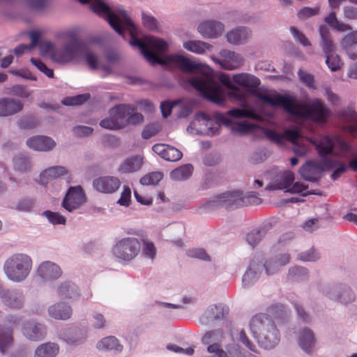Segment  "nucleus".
Instances as JSON below:
<instances>
[{
  "instance_id": "11",
  "label": "nucleus",
  "mask_w": 357,
  "mask_h": 357,
  "mask_svg": "<svg viewBox=\"0 0 357 357\" xmlns=\"http://www.w3.org/2000/svg\"><path fill=\"white\" fill-rule=\"evenodd\" d=\"M121 184L119 178L112 176H100L93 180V188L100 192L112 194L119 190Z\"/></svg>"
},
{
  "instance_id": "19",
  "label": "nucleus",
  "mask_w": 357,
  "mask_h": 357,
  "mask_svg": "<svg viewBox=\"0 0 357 357\" xmlns=\"http://www.w3.org/2000/svg\"><path fill=\"white\" fill-rule=\"evenodd\" d=\"M290 261V256L288 254H281L266 259L264 264L266 273L268 275L277 273L280 268L289 264Z\"/></svg>"
},
{
  "instance_id": "58",
  "label": "nucleus",
  "mask_w": 357,
  "mask_h": 357,
  "mask_svg": "<svg viewBox=\"0 0 357 357\" xmlns=\"http://www.w3.org/2000/svg\"><path fill=\"white\" fill-rule=\"evenodd\" d=\"M93 131V128L84 126H77L73 129V134L79 137H87L91 135Z\"/></svg>"
},
{
  "instance_id": "36",
  "label": "nucleus",
  "mask_w": 357,
  "mask_h": 357,
  "mask_svg": "<svg viewBox=\"0 0 357 357\" xmlns=\"http://www.w3.org/2000/svg\"><path fill=\"white\" fill-rule=\"evenodd\" d=\"M317 149L321 157H326L333 151L334 143L333 139L328 136L321 137L317 144Z\"/></svg>"
},
{
  "instance_id": "57",
  "label": "nucleus",
  "mask_w": 357,
  "mask_h": 357,
  "mask_svg": "<svg viewBox=\"0 0 357 357\" xmlns=\"http://www.w3.org/2000/svg\"><path fill=\"white\" fill-rule=\"evenodd\" d=\"M283 142L287 140L293 144H296L301 137L300 132L297 129L287 130L282 133Z\"/></svg>"
},
{
  "instance_id": "14",
  "label": "nucleus",
  "mask_w": 357,
  "mask_h": 357,
  "mask_svg": "<svg viewBox=\"0 0 357 357\" xmlns=\"http://www.w3.org/2000/svg\"><path fill=\"white\" fill-rule=\"evenodd\" d=\"M294 181V174L289 171H286L277 174L271 182L266 187L267 190H284L287 192L289 187Z\"/></svg>"
},
{
  "instance_id": "40",
  "label": "nucleus",
  "mask_w": 357,
  "mask_h": 357,
  "mask_svg": "<svg viewBox=\"0 0 357 357\" xmlns=\"http://www.w3.org/2000/svg\"><path fill=\"white\" fill-rule=\"evenodd\" d=\"M66 170L64 167L61 166L52 167L45 169L40 174V181L42 184H45V179H52L64 175Z\"/></svg>"
},
{
  "instance_id": "21",
  "label": "nucleus",
  "mask_w": 357,
  "mask_h": 357,
  "mask_svg": "<svg viewBox=\"0 0 357 357\" xmlns=\"http://www.w3.org/2000/svg\"><path fill=\"white\" fill-rule=\"evenodd\" d=\"M223 29V24L215 21H206L198 26V31L205 38H216L222 33Z\"/></svg>"
},
{
  "instance_id": "17",
  "label": "nucleus",
  "mask_w": 357,
  "mask_h": 357,
  "mask_svg": "<svg viewBox=\"0 0 357 357\" xmlns=\"http://www.w3.org/2000/svg\"><path fill=\"white\" fill-rule=\"evenodd\" d=\"M24 104L20 100L4 98L0 99V116L14 115L23 109Z\"/></svg>"
},
{
  "instance_id": "26",
  "label": "nucleus",
  "mask_w": 357,
  "mask_h": 357,
  "mask_svg": "<svg viewBox=\"0 0 357 357\" xmlns=\"http://www.w3.org/2000/svg\"><path fill=\"white\" fill-rule=\"evenodd\" d=\"M135 107L130 105L121 104L118 105L109 109V114L116 117L118 121H121L122 126L124 127L126 119L130 114L134 112Z\"/></svg>"
},
{
  "instance_id": "44",
  "label": "nucleus",
  "mask_w": 357,
  "mask_h": 357,
  "mask_svg": "<svg viewBox=\"0 0 357 357\" xmlns=\"http://www.w3.org/2000/svg\"><path fill=\"white\" fill-rule=\"evenodd\" d=\"M36 202L31 197H22L18 200L15 208L22 212H30L35 207Z\"/></svg>"
},
{
  "instance_id": "20",
  "label": "nucleus",
  "mask_w": 357,
  "mask_h": 357,
  "mask_svg": "<svg viewBox=\"0 0 357 357\" xmlns=\"http://www.w3.org/2000/svg\"><path fill=\"white\" fill-rule=\"evenodd\" d=\"M26 144L29 148L38 151H48L56 146L52 138L40 135L28 139Z\"/></svg>"
},
{
  "instance_id": "16",
  "label": "nucleus",
  "mask_w": 357,
  "mask_h": 357,
  "mask_svg": "<svg viewBox=\"0 0 357 357\" xmlns=\"http://www.w3.org/2000/svg\"><path fill=\"white\" fill-rule=\"evenodd\" d=\"M324 168L319 162L308 161L299 169L301 177L308 181L316 182L320 177Z\"/></svg>"
},
{
  "instance_id": "25",
  "label": "nucleus",
  "mask_w": 357,
  "mask_h": 357,
  "mask_svg": "<svg viewBox=\"0 0 357 357\" xmlns=\"http://www.w3.org/2000/svg\"><path fill=\"white\" fill-rule=\"evenodd\" d=\"M338 115L343 121L351 123L344 127L346 131L351 134L357 133V113L352 108L344 109L339 112Z\"/></svg>"
},
{
  "instance_id": "48",
  "label": "nucleus",
  "mask_w": 357,
  "mask_h": 357,
  "mask_svg": "<svg viewBox=\"0 0 357 357\" xmlns=\"http://www.w3.org/2000/svg\"><path fill=\"white\" fill-rule=\"evenodd\" d=\"M90 98L89 94H82L73 97L66 98L62 100L65 105L74 106L79 105L86 102Z\"/></svg>"
},
{
  "instance_id": "31",
  "label": "nucleus",
  "mask_w": 357,
  "mask_h": 357,
  "mask_svg": "<svg viewBox=\"0 0 357 357\" xmlns=\"http://www.w3.org/2000/svg\"><path fill=\"white\" fill-rule=\"evenodd\" d=\"M59 352V345L54 342H48L36 347L34 357H55Z\"/></svg>"
},
{
  "instance_id": "34",
  "label": "nucleus",
  "mask_w": 357,
  "mask_h": 357,
  "mask_svg": "<svg viewBox=\"0 0 357 357\" xmlns=\"http://www.w3.org/2000/svg\"><path fill=\"white\" fill-rule=\"evenodd\" d=\"M319 32L321 37V47L326 54L333 53L335 45L331 39L330 32L326 26H321Z\"/></svg>"
},
{
  "instance_id": "55",
  "label": "nucleus",
  "mask_w": 357,
  "mask_h": 357,
  "mask_svg": "<svg viewBox=\"0 0 357 357\" xmlns=\"http://www.w3.org/2000/svg\"><path fill=\"white\" fill-rule=\"evenodd\" d=\"M160 130V126L157 123H153L147 126L142 132V138L148 139L155 135Z\"/></svg>"
},
{
  "instance_id": "23",
  "label": "nucleus",
  "mask_w": 357,
  "mask_h": 357,
  "mask_svg": "<svg viewBox=\"0 0 357 357\" xmlns=\"http://www.w3.org/2000/svg\"><path fill=\"white\" fill-rule=\"evenodd\" d=\"M50 317L58 320H66L71 317L73 314L72 307L64 303H58L51 305L48 309Z\"/></svg>"
},
{
  "instance_id": "39",
  "label": "nucleus",
  "mask_w": 357,
  "mask_h": 357,
  "mask_svg": "<svg viewBox=\"0 0 357 357\" xmlns=\"http://www.w3.org/2000/svg\"><path fill=\"white\" fill-rule=\"evenodd\" d=\"M59 295L63 298L73 299L77 296V288L72 283L66 282L60 285L58 289Z\"/></svg>"
},
{
  "instance_id": "8",
  "label": "nucleus",
  "mask_w": 357,
  "mask_h": 357,
  "mask_svg": "<svg viewBox=\"0 0 357 357\" xmlns=\"http://www.w3.org/2000/svg\"><path fill=\"white\" fill-rule=\"evenodd\" d=\"M140 250V243L133 237L123 238L119 241L113 248L114 255L123 261L135 258Z\"/></svg>"
},
{
  "instance_id": "51",
  "label": "nucleus",
  "mask_w": 357,
  "mask_h": 357,
  "mask_svg": "<svg viewBox=\"0 0 357 357\" xmlns=\"http://www.w3.org/2000/svg\"><path fill=\"white\" fill-rule=\"evenodd\" d=\"M15 168L21 172H26L30 169V162L25 156H19L14 158Z\"/></svg>"
},
{
  "instance_id": "43",
  "label": "nucleus",
  "mask_w": 357,
  "mask_h": 357,
  "mask_svg": "<svg viewBox=\"0 0 357 357\" xmlns=\"http://www.w3.org/2000/svg\"><path fill=\"white\" fill-rule=\"evenodd\" d=\"M229 116L241 119L250 118L252 119H258V115L251 109L234 108L227 112Z\"/></svg>"
},
{
  "instance_id": "45",
  "label": "nucleus",
  "mask_w": 357,
  "mask_h": 357,
  "mask_svg": "<svg viewBox=\"0 0 357 357\" xmlns=\"http://www.w3.org/2000/svg\"><path fill=\"white\" fill-rule=\"evenodd\" d=\"M257 128L255 124L248 122L238 123L231 127L233 134H247L253 132Z\"/></svg>"
},
{
  "instance_id": "54",
  "label": "nucleus",
  "mask_w": 357,
  "mask_h": 357,
  "mask_svg": "<svg viewBox=\"0 0 357 357\" xmlns=\"http://www.w3.org/2000/svg\"><path fill=\"white\" fill-rule=\"evenodd\" d=\"M31 62L41 72L45 74L48 77H54V71L46 66V65L39 59H31Z\"/></svg>"
},
{
  "instance_id": "13",
  "label": "nucleus",
  "mask_w": 357,
  "mask_h": 357,
  "mask_svg": "<svg viewBox=\"0 0 357 357\" xmlns=\"http://www.w3.org/2000/svg\"><path fill=\"white\" fill-rule=\"evenodd\" d=\"M22 334L31 341H39L46 335V328L41 324L34 321H27L23 325Z\"/></svg>"
},
{
  "instance_id": "37",
  "label": "nucleus",
  "mask_w": 357,
  "mask_h": 357,
  "mask_svg": "<svg viewBox=\"0 0 357 357\" xmlns=\"http://www.w3.org/2000/svg\"><path fill=\"white\" fill-rule=\"evenodd\" d=\"M193 172V167L190 164L182 165L170 173V176L176 181H184L188 179Z\"/></svg>"
},
{
  "instance_id": "61",
  "label": "nucleus",
  "mask_w": 357,
  "mask_h": 357,
  "mask_svg": "<svg viewBox=\"0 0 357 357\" xmlns=\"http://www.w3.org/2000/svg\"><path fill=\"white\" fill-rule=\"evenodd\" d=\"M131 191L129 187L123 186V190L121 194V197L118 200V203L121 206H128L130 203Z\"/></svg>"
},
{
  "instance_id": "56",
  "label": "nucleus",
  "mask_w": 357,
  "mask_h": 357,
  "mask_svg": "<svg viewBox=\"0 0 357 357\" xmlns=\"http://www.w3.org/2000/svg\"><path fill=\"white\" fill-rule=\"evenodd\" d=\"M264 133L270 141L278 144H283L282 134H279L271 129H264Z\"/></svg>"
},
{
  "instance_id": "62",
  "label": "nucleus",
  "mask_w": 357,
  "mask_h": 357,
  "mask_svg": "<svg viewBox=\"0 0 357 357\" xmlns=\"http://www.w3.org/2000/svg\"><path fill=\"white\" fill-rule=\"evenodd\" d=\"M291 32L294 36L296 40L302 44L303 46H310V43L308 39L303 35L301 32H300L296 27L291 26L290 28Z\"/></svg>"
},
{
  "instance_id": "32",
  "label": "nucleus",
  "mask_w": 357,
  "mask_h": 357,
  "mask_svg": "<svg viewBox=\"0 0 357 357\" xmlns=\"http://www.w3.org/2000/svg\"><path fill=\"white\" fill-rule=\"evenodd\" d=\"M216 331H212L207 332L203 336L202 341L203 344H209L207 347L208 353L215 354L218 357H229L227 354L221 348L218 343L211 344L212 337L216 334Z\"/></svg>"
},
{
  "instance_id": "1",
  "label": "nucleus",
  "mask_w": 357,
  "mask_h": 357,
  "mask_svg": "<svg viewBox=\"0 0 357 357\" xmlns=\"http://www.w3.org/2000/svg\"><path fill=\"white\" fill-rule=\"evenodd\" d=\"M254 95L259 100L273 107H280L291 116L307 119L319 124L327 122L331 115V110L325 107L319 99L312 101L309 105L300 103L295 98L290 96L277 94L271 96L259 92Z\"/></svg>"
},
{
  "instance_id": "3",
  "label": "nucleus",
  "mask_w": 357,
  "mask_h": 357,
  "mask_svg": "<svg viewBox=\"0 0 357 357\" xmlns=\"http://www.w3.org/2000/svg\"><path fill=\"white\" fill-rule=\"evenodd\" d=\"M250 328L259 344L265 349L274 347L280 340L279 331L273 319L266 314L255 315L250 321Z\"/></svg>"
},
{
  "instance_id": "52",
  "label": "nucleus",
  "mask_w": 357,
  "mask_h": 357,
  "mask_svg": "<svg viewBox=\"0 0 357 357\" xmlns=\"http://www.w3.org/2000/svg\"><path fill=\"white\" fill-rule=\"evenodd\" d=\"M143 254L145 257L153 259L156 255V250L153 242L142 239Z\"/></svg>"
},
{
  "instance_id": "12",
  "label": "nucleus",
  "mask_w": 357,
  "mask_h": 357,
  "mask_svg": "<svg viewBox=\"0 0 357 357\" xmlns=\"http://www.w3.org/2000/svg\"><path fill=\"white\" fill-rule=\"evenodd\" d=\"M222 59L215 61L225 70H232L240 68L243 64V57L238 53L228 50H222L220 52Z\"/></svg>"
},
{
  "instance_id": "53",
  "label": "nucleus",
  "mask_w": 357,
  "mask_h": 357,
  "mask_svg": "<svg viewBox=\"0 0 357 357\" xmlns=\"http://www.w3.org/2000/svg\"><path fill=\"white\" fill-rule=\"evenodd\" d=\"M188 257L192 258H197L204 261H209L210 257L206 251L202 248H194L188 250L187 252Z\"/></svg>"
},
{
  "instance_id": "63",
  "label": "nucleus",
  "mask_w": 357,
  "mask_h": 357,
  "mask_svg": "<svg viewBox=\"0 0 357 357\" xmlns=\"http://www.w3.org/2000/svg\"><path fill=\"white\" fill-rule=\"evenodd\" d=\"M261 239V232L258 230H253L249 232L246 236L247 242L252 247L258 244Z\"/></svg>"
},
{
  "instance_id": "10",
  "label": "nucleus",
  "mask_w": 357,
  "mask_h": 357,
  "mask_svg": "<svg viewBox=\"0 0 357 357\" xmlns=\"http://www.w3.org/2000/svg\"><path fill=\"white\" fill-rule=\"evenodd\" d=\"M86 202V196L81 186L70 187L62 202L63 207L68 211L78 208Z\"/></svg>"
},
{
  "instance_id": "28",
  "label": "nucleus",
  "mask_w": 357,
  "mask_h": 357,
  "mask_svg": "<svg viewBox=\"0 0 357 357\" xmlns=\"http://www.w3.org/2000/svg\"><path fill=\"white\" fill-rule=\"evenodd\" d=\"M233 82L239 86L248 89H255L259 84V79L254 75L248 73H238L232 77Z\"/></svg>"
},
{
  "instance_id": "4",
  "label": "nucleus",
  "mask_w": 357,
  "mask_h": 357,
  "mask_svg": "<svg viewBox=\"0 0 357 357\" xmlns=\"http://www.w3.org/2000/svg\"><path fill=\"white\" fill-rule=\"evenodd\" d=\"M92 10L99 15H105L109 25L121 36H124V32L128 31L133 40L137 33V28L128 16L126 11L119 13V15L111 11L109 7L100 0H94L91 3Z\"/></svg>"
},
{
  "instance_id": "41",
  "label": "nucleus",
  "mask_w": 357,
  "mask_h": 357,
  "mask_svg": "<svg viewBox=\"0 0 357 357\" xmlns=\"http://www.w3.org/2000/svg\"><path fill=\"white\" fill-rule=\"evenodd\" d=\"M13 341V330L10 328H0V351L3 354Z\"/></svg>"
},
{
  "instance_id": "5",
  "label": "nucleus",
  "mask_w": 357,
  "mask_h": 357,
  "mask_svg": "<svg viewBox=\"0 0 357 357\" xmlns=\"http://www.w3.org/2000/svg\"><path fill=\"white\" fill-rule=\"evenodd\" d=\"M31 258L23 253L10 256L4 262L3 271L7 278L15 282L24 281L32 268Z\"/></svg>"
},
{
  "instance_id": "60",
  "label": "nucleus",
  "mask_w": 357,
  "mask_h": 357,
  "mask_svg": "<svg viewBox=\"0 0 357 357\" xmlns=\"http://www.w3.org/2000/svg\"><path fill=\"white\" fill-rule=\"evenodd\" d=\"M38 124V120L32 116L25 118L19 122L20 128L24 129H32L36 128Z\"/></svg>"
},
{
  "instance_id": "42",
  "label": "nucleus",
  "mask_w": 357,
  "mask_h": 357,
  "mask_svg": "<svg viewBox=\"0 0 357 357\" xmlns=\"http://www.w3.org/2000/svg\"><path fill=\"white\" fill-rule=\"evenodd\" d=\"M325 22L332 28L338 31H346L351 29V27L347 24L340 22L337 17L335 12H331L325 17Z\"/></svg>"
},
{
  "instance_id": "30",
  "label": "nucleus",
  "mask_w": 357,
  "mask_h": 357,
  "mask_svg": "<svg viewBox=\"0 0 357 357\" xmlns=\"http://www.w3.org/2000/svg\"><path fill=\"white\" fill-rule=\"evenodd\" d=\"M219 80L222 85L231 91L229 93V96L230 97H232L235 100L240 101L245 100V96L243 91L239 87L232 84L231 80L228 75L225 74L220 75L219 77Z\"/></svg>"
},
{
  "instance_id": "47",
  "label": "nucleus",
  "mask_w": 357,
  "mask_h": 357,
  "mask_svg": "<svg viewBox=\"0 0 357 357\" xmlns=\"http://www.w3.org/2000/svg\"><path fill=\"white\" fill-rule=\"evenodd\" d=\"M162 178V174L160 172H151L144 176L140 179L141 184L144 185H155Z\"/></svg>"
},
{
  "instance_id": "38",
  "label": "nucleus",
  "mask_w": 357,
  "mask_h": 357,
  "mask_svg": "<svg viewBox=\"0 0 357 357\" xmlns=\"http://www.w3.org/2000/svg\"><path fill=\"white\" fill-rule=\"evenodd\" d=\"M211 45L200 40H189L183 43V47L195 54H204L211 48Z\"/></svg>"
},
{
  "instance_id": "15",
  "label": "nucleus",
  "mask_w": 357,
  "mask_h": 357,
  "mask_svg": "<svg viewBox=\"0 0 357 357\" xmlns=\"http://www.w3.org/2000/svg\"><path fill=\"white\" fill-rule=\"evenodd\" d=\"M152 149L162 159L169 162H176L183 156L182 152L180 150L165 144H155Z\"/></svg>"
},
{
  "instance_id": "18",
  "label": "nucleus",
  "mask_w": 357,
  "mask_h": 357,
  "mask_svg": "<svg viewBox=\"0 0 357 357\" xmlns=\"http://www.w3.org/2000/svg\"><path fill=\"white\" fill-rule=\"evenodd\" d=\"M3 303L13 309H20L24 303V296L19 290H6L1 296Z\"/></svg>"
},
{
  "instance_id": "49",
  "label": "nucleus",
  "mask_w": 357,
  "mask_h": 357,
  "mask_svg": "<svg viewBox=\"0 0 357 357\" xmlns=\"http://www.w3.org/2000/svg\"><path fill=\"white\" fill-rule=\"evenodd\" d=\"M43 214L52 224L64 225L66 223V218L63 215H61L59 213L52 212L50 211H45L43 212Z\"/></svg>"
},
{
  "instance_id": "22",
  "label": "nucleus",
  "mask_w": 357,
  "mask_h": 357,
  "mask_svg": "<svg viewBox=\"0 0 357 357\" xmlns=\"http://www.w3.org/2000/svg\"><path fill=\"white\" fill-rule=\"evenodd\" d=\"M38 275L46 280H56L62 274L60 267L51 261L42 263L38 268Z\"/></svg>"
},
{
  "instance_id": "2",
  "label": "nucleus",
  "mask_w": 357,
  "mask_h": 357,
  "mask_svg": "<svg viewBox=\"0 0 357 357\" xmlns=\"http://www.w3.org/2000/svg\"><path fill=\"white\" fill-rule=\"evenodd\" d=\"M130 44L132 46L137 47L146 59L151 64L172 63L176 65L181 71L186 73H195L202 70V66L200 63H195L183 55L172 54L164 59L160 58L158 54L165 53L168 47L167 43L162 39L147 36L144 38V42L135 38L130 40Z\"/></svg>"
},
{
  "instance_id": "33",
  "label": "nucleus",
  "mask_w": 357,
  "mask_h": 357,
  "mask_svg": "<svg viewBox=\"0 0 357 357\" xmlns=\"http://www.w3.org/2000/svg\"><path fill=\"white\" fill-rule=\"evenodd\" d=\"M342 46L347 50L349 58L355 60L357 59V52L350 50L351 47L357 45V30L354 31L346 36L342 40Z\"/></svg>"
},
{
  "instance_id": "59",
  "label": "nucleus",
  "mask_w": 357,
  "mask_h": 357,
  "mask_svg": "<svg viewBox=\"0 0 357 357\" xmlns=\"http://www.w3.org/2000/svg\"><path fill=\"white\" fill-rule=\"evenodd\" d=\"M298 75L299 78L302 82L306 84L308 87L313 88L314 87V76L305 71L302 70H299L298 72Z\"/></svg>"
},
{
  "instance_id": "24",
  "label": "nucleus",
  "mask_w": 357,
  "mask_h": 357,
  "mask_svg": "<svg viewBox=\"0 0 357 357\" xmlns=\"http://www.w3.org/2000/svg\"><path fill=\"white\" fill-rule=\"evenodd\" d=\"M298 344L301 348L306 353H311L313 351L315 344V339L313 332L309 328H304L300 331Z\"/></svg>"
},
{
  "instance_id": "29",
  "label": "nucleus",
  "mask_w": 357,
  "mask_h": 357,
  "mask_svg": "<svg viewBox=\"0 0 357 357\" xmlns=\"http://www.w3.org/2000/svg\"><path fill=\"white\" fill-rule=\"evenodd\" d=\"M251 32L245 27H241L229 31L227 34V41L234 45L245 43L250 36Z\"/></svg>"
},
{
  "instance_id": "64",
  "label": "nucleus",
  "mask_w": 357,
  "mask_h": 357,
  "mask_svg": "<svg viewBox=\"0 0 357 357\" xmlns=\"http://www.w3.org/2000/svg\"><path fill=\"white\" fill-rule=\"evenodd\" d=\"M299 259L304 261H314L319 259V255L314 249L301 253L298 256Z\"/></svg>"
},
{
  "instance_id": "27",
  "label": "nucleus",
  "mask_w": 357,
  "mask_h": 357,
  "mask_svg": "<svg viewBox=\"0 0 357 357\" xmlns=\"http://www.w3.org/2000/svg\"><path fill=\"white\" fill-rule=\"evenodd\" d=\"M143 163V158L139 155L131 156L126 159L119 166L120 173H132L140 169Z\"/></svg>"
},
{
  "instance_id": "6",
  "label": "nucleus",
  "mask_w": 357,
  "mask_h": 357,
  "mask_svg": "<svg viewBox=\"0 0 357 357\" xmlns=\"http://www.w3.org/2000/svg\"><path fill=\"white\" fill-rule=\"evenodd\" d=\"M213 206H224L227 209L245 206L248 205H259L261 199L255 192H249L243 195L241 191L226 192L215 197L211 202Z\"/></svg>"
},
{
  "instance_id": "9",
  "label": "nucleus",
  "mask_w": 357,
  "mask_h": 357,
  "mask_svg": "<svg viewBox=\"0 0 357 357\" xmlns=\"http://www.w3.org/2000/svg\"><path fill=\"white\" fill-rule=\"evenodd\" d=\"M73 42L66 44L62 49L56 50L52 53V59L59 63H66L73 60L82 47V43L79 41L74 34H70Z\"/></svg>"
},
{
  "instance_id": "46",
  "label": "nucleus",
  "mask_w": 357,
  "mask_h": 357,
  "mask_svg": "<svg viewBox=\"0 0 357 357\" xmlns=\"http://www.w3.org/2000/svg\"><path fill=\"white\" fill-rule=\"evenodd\" d=\"M100 126L108 130H119L123 128L122 123L118 121L116 117L109 115V118H106L100 122Z\"/></svg>"
},
{
  "instance_id": "7",
  "label": "nucleus",
  "mask_w": 357,
  "mask_h": 357,
  "mask_svg": "<svg viewBox=\"0 0 357 357\" xmlns=\"http://www.w3.org/2000/svg\"><path fill=\"white\" fill-rule=\"evenodd\" d=\"M189 83L206 99L218 105L223 104L225 97L221 89L210 76L195 77L189 79Z\"/></svg>"
},
{
  "instance_id": "35",
  "label": "nucleus",
  "mask_w": 357,
  "mask_h": 357,
  "mask_svg": "<svg viewBox=\"0 0 357 357\" xmlns=\"http://www.w3.org/2000/svg\"><path fill=\"white\" fill-rule=\"evenodd\" d=\"M96 347L99 350L116 351H121L123 347L114 336H108L102 338L97 343Z\"/></svg>"
},
{
  "instance_id": "50",
  "label": "nucleus",
  "mask_w": 357,
  "mask_h": 357,
  "mask_svg": "<svg viewBox=\"0 0 357 357\" xmlns=\"http://www.w3.org/2000/svg\"><path fill=\"white\" fill-rule=\"evenodd\" d=\"M326 63L328 67L332 71H336L341 68L342 63L337 55H335L333 53L326 54Z\"/></svg>"
}]
</instances>
